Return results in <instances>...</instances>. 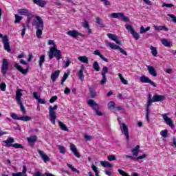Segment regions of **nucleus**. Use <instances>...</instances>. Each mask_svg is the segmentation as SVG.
Here are the masks:
<instances>
[{
    "mask_svg": "<svg viewBox=\"0 0 176 176\" xmlns=\"http://www.w3.org/2000/svg\"><path fill=\"white\" fill-rule=\"evenodd\" d=\"M165 100L166 96L163 95L155 94L152 98V95L148 94L147 107L146 108V120L147 122H149V108L151 107V104H152V102H162V101H164Z\"/></svg>",
    "mask_w": 176,
    "mask_h": 176,
    "instance_id": "nucleus-1",
    "label": "nucleus"
},
{
    "mask_svg": "<svg viewBox=\"0 0 176 176\" xmlns=\"http://www.w3.org/2000/svg\"><path fill=\"white\" fill-rule=\"evenodd\" d=\"M34 17L37 21L34 20L32 21V25L36 30V35L37 38L41 39L42 38V32H43L44 27L43 19L39 17V16H35Z\"/></svg>",
    "mask_w": 176,
    "mask_h": 176,
    "instance_id": "nucleus-2",
    "label": "nucleus"
},
{
    "mask_svg": "<svg viewBox=\"0 0 176 176\" xmlns=\"http://www.w3.org/2000/svg\"><path fill=\"white\" fill-rule=\"evenodd\" d=\"M3 144H5L6 148H10L12 146V148H15L16 149H25V147L23 146V145L19 144V143H15L14 142V138H9L6 140L3 141Z\"/></svg>",
    "mask_w": 176,
    "mask_h": 176,
    "instance_id": "nucleus-3",
    "label": "nucleus"
},
{
    "mask_svg": "<svg viewBox=\"0 0 176 176\" xmlns=\"http://www.w3.org/2000/svg\"><path fill=\"white\" fill-rule=\"evenodd\" d=\"M21 91H23L22 89H18L16 91L15 100L17 102V104L20 105L21 111L22 112L23 115H25L27 111H25V107H24V104H23V102L21 101V97H23V93H21Z\"/></svg>",
    "mask_w": 176,
    "mask_h": 176,
    "instance_id": "nucleus-4",
    "label": "nucleus"
},
{
    "mask_svg": "<svg viewBox=\"0 0 176 176\" xmlns=\"http://www.w3.org/2000/svg\"><path fill=\"white\" fill-rule=\"evenodd\" d=\"M87 104L89 106L91 107V108H92V109H94L96 115H97L98 116H102V113L100 111V106L98 105V104H97V102H96V101H94V100H89Z\"/></svg>",
    "mask_w": 176,
    "mask_h": 176,
    "instance_id": "nucleus-5",
    "label": "nucleus"
},
{
    "mask_svg": "<svg viewBox=\"0 0 176 176\" xmlns=\"http://www.w3.org/2000/svg\"><path fill=\"white\" fill-rule=\"evenodd\" d=\"M57 108H58L57 104H55L54 107H49L50 122L52 123V124H56V119H57V116L56 115V111H56Z\"/></svg>",
    "mask_w": 176,
    "mask_h": 176,
    "instance_id": "nucleus-6",
    "label": "nucleus"
},
{
    "mask_svg": "<svg viewBox=\"0 0 176 176\" xmlns=\"http://www.w3.org/2000/svg\"><path fill=\"white\" fill-rule=\"evenodd\" d=\"M48 56L50 60H52L54 57H56L58 61V60H61L63 58V54H61V51L60 50L53 52V50L50 49V51L48 52Z\"/></svg>",
    "mask_w": 176,
    "mask_h": 176,
    "instance_id": "nucleus-7",
    "label": "nucleus"
},
{
    "mask_svg": "<svg viewBox=\"0 0 176 176\" xmlns=\"http://www.w3.org/2000/svg\"><path fill=\"white\" fill-rule=\"evenodd\" d=\"M125 28L129 32H131V35L136 41L140 39V34L134 30V28H133V26L126 24Z\"/></svg>",
    "mask_w": 176,
    "mask_h": 176,
    "instance_id": "nucleus-8",
    "label": "nucleus"
},
{
    "mask_svg": "<svg viewBox=\"0 0 176 176\" xmlns=\"http://www.w3.org/2000/svg\"><path fill=\"white\" fill-rule=\"evenodd\" d=\"M107 46H109L111 49H113V50H119L124 56H127V52L123 50V48L113 43H108Z\"/></svg>",
    "mask_w": 176,
    "mask_h": 176,
    "instance_id": "nucleus-9",
    "label": "nucleus"
},
{
    "mask_svg": "<svg viewBox=\"0 0 176 176\" xmlns=\"http://www.w3.org/2000/svg\"><path fill=\"white\" fill-rule=\"evenodd\" d=\"M111 17H113V19H121L122 21H125V22L130 21V19H129V17L126 16L122 12L112 13Z\"/></svg>",
    "mask_w": 176,
    "mask_h": 176,
    "instance_id": "nucleus-10",
    "label": "nucleus"
},
{
    "mask_svg": "<svg viewBox=\"0 0 176 176\" xmlns=\"http://www.w3.org/2000/svg\"><path fill=\"white\" fill-rule=\"evenodd\" d=\"M9 69V60L6 58H3L1 65V72L3 75H6Z\"/></svg>",
    "mask_w": 176,
    "mask_h": 176,
    "instance_id": "nucleus-11",
    "label": "nucleus"
},
{
    "mask_svg": "<svg viewBox=\"0 0 176 176\" xmlns=\"http://www.w3.org/2000/svg\"><path fill=\"white\" fill-rule=\"evenodd\" d=\"M120 127L122 134L125 135L126 140L129 141L130 138V135H129V127L124 123L120 124Z\"/></svg>",
    "mask_w": 176,
    "mask_h": 176,
    "instance_id": "nucleus-12",
    "label": "nucleus"
},
{
    "mask_svg": "<svg viewBox=\"0 0 176 176\" xmlns=\"http://www.w3.org/2000/svg\"><path fill=\"white\" fill-rule=\"evenodd\" d=\"M3 44L4 46V50H6L8 53L12 52V49L10 48V43H9V37L8 35H5L3 39Z\"/></svg>",
    "mask_w": 176,
    "mask_h": 176,
    "instance_id": "nucleus-13",
    "label": "nucleus"
},
{
    "mask_svg": "<svg viewBox=\"0 0 176 176\" xmlns=\"http://www.w3.org/2000/svg\"><path fill=\"white\" fill-rule=\"evenodd\" d=\"M67 35H69V36H72V38H74V39H76L78 36H82V38H85V34H82V33L76 31V30H69L67 32H66Z\"/></svg>",
    "mask_w": 176,
    "mask_h": 176,
    "instance_id": "nucleus-14",
    "label": "nucleus"
},
{
    "mask_svg": "<svg viewBox=\"0 0 176 176\" xmlns=\"http://www.w3.org/2000/svg\"><path fill=\"white\" fill-rule=\"evenodd\" d=\"M107 74H108V67L107 66H104L102 69V73L101 75L102 76V79L100 81V85L102 86L105 85V82H107Z\"/></svg>",
    "mask_w": 176,
    "mask_h": 176,
    "instance_id": "nucleus-15",
    "label": "nucleus"
},
{
    "mask_svg": "<svg viewBox=\"0 0 176 176\" xmlns=\"http://www.w3.org/2000/svg\"><path fill=\"white\" fill-rule=\"evenodd\" d=\"M162 118L166 122V124L170 128H172L173 130H175V125H174V122H173V120L171 118H168L167 116V114H163Z\"/></svg>",
    "mask_w": 176,
    "mask_h": 176,
    "instance_id": "nucleus-16",
    "label": "nucleus"
},
{
    "mask_svg": "<svg viewBox=\"0 0 176 176\" xmlns=\"http://www.w3.org/2000/svg\"><path fill=\"white\" fill-rule=\"evenodd\" d=\"M140 79L142 83H149L151 85V86H153V87H156V83H155L153 81H151V80L146 76H142Z\"/></svg>",
    "mask_w": 176,
    "mask_h": 176,
    "instance_id": "nucleus-17",
    "label": "nucleus"
},
{
    "mask_svg": "<svg viewBox=\"0 0 176 176\" xmlns=\"http://www.w3.org/2000/svg\"><path fill=\"white\" fill-rule=\"evenodd\" d=\"M83 72H85V65H82L80 67V69L77 73V75L81 82H83V80H85V74H83Z\"/></svg>",
    "mask_w": 176,
    "mask_h": 176,
    "instance_id": "nucleus-18",
    "label": "nucleus"
},
{
    "mask_svg": "<svg viewBox=\"0 0 176 176\" xmlns=\"http://www.w3.org/2000/svg\"><path fill=\"white\" fill-rule=\"evenodd\" d=\"M29 67L30 66H28L27 69H23L19 63H15V65H14V68H16V69H17L19 72H20L21 74H23V75L27 74V73L28 72Z\"/></svg>",
    "mask_w": 176,
    "mask_h": 176,
    "instance_id": "nucleus-19",
    "label": "nucleus"
},
{
    "mask_svg": "<svg viewBox=\"0 0 176 176\" xmlns=\"http://www.w3.org/2000/svg\"><path fill=\"white\" fill-rule=\"evenodd\" d=\"M70 151L74 153V156L80 158V154L78 152V148H76V146L74 144H70Z\"/></svg>",
    "mask_w": 176,
    "mask_h": 176,
    "instance_id": "nucleus-20",
    "label": "nucleus"
},
{
    "mask_svg": "<svg viewBox=\"0 0 176 176\" xmlns=\"http://www.w3.org/2000/svg\"><path fill=\"white\" fill-rule=\"evenodd\" d=\"M37 152H38V155H40L41 159H43V162H45V163H46L47 162H49V160H50V159L48 157V156L46 155V154H45V153H43V151H42L41 149H38Z\"/></svg>",
    "mask_w": 176,
    "mask_h": 176,
    "instance_id": "nucleus-21",
    "label": "nucleus"
},
{
    "mask_svg": "<svg viewBox=\"0 0 176 176\" xmlns=\"http://www.w3.org/2000/svg\"><path fill=\"white\" fill-rule=\"evenodd\" d=\"M27 140L29 144H30V146H34V144L36 142V140H38V137H36V135H32L27 138Z\"/></svg>",
    "mask_w": 176,
    "mask_h": 176,
    "instance_id": "nucleus-22",
    "label": "nucleus"
},
{
    "mask_svg": "<svg viewBox=\"0 0 176 176\" xmlns=\"http://www.w3.org/2000/svg\"><path fill=\"white\" fill-rule=\"evenodd\" d=\"M147 69L150 75H152V76H157V73L156 72V69H155L153 66L147 65Z\"/></svg>",
    "mask_w": 176,
    "mask_h": 176,
    "instance_id": "nucleus-23",
    "label": "nucleus"
},
{
    "mask_svg": "<svg viewBox=\"0 0 176 176\" xmlns=\"http://www.w3.org/2000/svg\"><path fill=\"white\" fill-rule=\"evenodd\" d=\"M94 54H95L96 56H99V57H100V58L103 60V61H105V63H108V61H109V59L104 57V55L101 54V52H100L98 50H95L94 52Z\"/></svg>",
    "mask_w": 176,
    "mask_h": 176,
    "instance_id": "nucleus-24",
    "label": "nucleus"
},
{
    "mask_svg": "<svg viewBox=\"0 0 176 176\" xmlns=\"http://www.w3.org/2000/svg\"><path fill=\"white\" fill-rule=\"evenodd\" d=\"M19 14H21V16H30L31 12L29 10L27 9H20L18 10Z\"/></svg>",
    "mask_w": 176,
    "mask_h": 176,
    "instance_id": "nucleus-25",
    "label": "nucleus"
},
{
    "mask_svg": "<svg viewBox=\"0 0 176 176\" xmlns=\"http://www.w3.org/2000/svg\"><path fill=\"white\" fill-rule=\"evenodd\" d=\"M58 76H60V70H56L51 74V79L52 82H55Z\"/></svg>",
    "mask_w": 176,
    "mask_h": 176,
    "instance_id": "nucleus-26",
    "label": "nucleus"
},
{
    "mask_svg": "<svg viewBox=\"0 0 176 176\" xmlns=\"http://www.w3.org/2000/svg\"><path fill=\"white\" fill-rule=\"evenodd\" d=\"M34 3L40 6V8H44L46 5V1L44 0H33Z\"/></svg>",
    "mask_w": 176,
    "mask_h": 176,
    "instance_id": "nucleus-27",
    "label": "nucleus"
},
{
    "mask_svg": "<svg viewBox=\"0 0 176 176\" xmlns=\"http://www.w3.org/2000/svg\"><path fill=\"white\" fill-rule=\"evenodd\" d=\"M153 28H155V31H168V28L166 26H157L156 25H153Z\"/></svg>",
    "mask_w": 176,
    "mask_h": 176,
    "instance_id": "nucleus-28",
    "label": "nucleus"
},
{
    "mask_svg": "<svg viewBox=\"0 0 176 176\" xmlns=\"http://www.w3.org/2000/svg\"><path fill=\"white\" fill-rule=\"evenodd\" d=\"M27 21H26V23L25 24V26L26 27H30V25L31 24V21H32V19H34V17H35V16L32 15V13L30 14L29 16H27Z\"/></svg>",
    "mask_w": 176,
    "mask_h": 176,
    "instance_id": "nucleus-29",
    "label": "nucleus"
},
{
    "mask_svg": "<svg viewBox=\"0 0 176 176\" xmlns=\"http://www.w3.org/2000/svg\"><path fill=\"white\" fill-rule=\"evenodd\" d=\"M43 63H45V55H41L38 60V67H40L41 69L43 68Z\"/></svg>",
    "mask_w": 176,
    "mask_h": 176,
    "instance_id": "nucleus-30",
    "label": "nucleus"
},
{
    "mask_svg": "<svg viewBox=\"0 0 176 176\" xmlns=\"http://www.w3.org/2000/svg\"><path fill=\"white\" fill-rule=\"evenodd\" d=\"M133 156H138V153H140V145H137L135 148L131 150Z\"/></svg>",
    "mask_w": 176,
    "mask_h": 176,
    "instance_id": "nucleus-31",
    "label": "nucleus"
},
{
    "mask_svg": "<svg viewBox=\"0 0 176 176\" xmlns=\"http://www.w3.org/2000/svg\"><path fill=\"white\" fill-rule=\"evenodd\" d=\"M89 90L91 98H96L97 96V92H96V91L91 87H89Z\"/></svg>",
    "mask_w": 176,
    "mask_h": 176,
    "instance_id": "nucleus-32",
    "label": "nucleus"
},
{
    "mask_svg": "<svg viewBox=\"0 0 176 176\" xmlns=\"http://www.w3.org/2000/svg\"><path fill=\"white\" fill-rule=\"evenodd\" d=\"M19 120H22V122H28L32 120V118L28 116H23L19 118Z\"/></svg>",
    "mask_w": 176,
    "mask_h": 176,
    "instance_id": "nucleus-33",
    "label": "nucleus"
},
{
    "mask_svg": "<svg viewBox=\"0 0 176 176\" xmlns=\"http://www.w3.org/2000/svg\"><path fill=\"white\" fill-rule=\"evenodd\" d=\"M59 127L61 129V130H63V131H68V127H67V125L63 123L61 121H58Z\"/></svg>",
    "mask_w": 176,
    "mask_h": 176,
    "instance_id": "nucleus-34",
    "label": "nucleus"
},
{
    "mask_svg": "<svg viewBox=\"0 0 176 176\" xmlns=\"http://www.w3.org/2000/svg\"><path fill=\"white\" fill-rule=\"evenodd\" d=\"M100 164L103 167H109V168H112V164L109 163L108 161H102L100 162Z\"/></svg>",
    "mask_w": 176,
    "mask_h": 176,
    "instance_id": "nucleus-35",
    "label": "nucleus"
},
{
    "mask_svg": "<svg viewBox=\"0 0 176 176\" xmlns=\"http://www.w3.org/2000/svg\"><path fill=\"white\" fill-rule=\"evenodd\" d=\"M161 42L166 47H171V43H170L167 39L162 38Z\"/></svg>",
    "mask_w": 176,
    "mask_h": 176,
    "instance_id": "nucleus-36",
    "label": "nucleus"
},
{
    "mask_svg": "<svg viewBox=\"0 0 176 176\" xmlns=\"http://www.w3.org/2000/svg\"><path fill=\"white\" fill-rule=\"evenodd\" d=\"M108 109H110V111H112L115 109V107H116V104L113 101H110L107 104Z\"/></svg>",
    "mask_w": 176,
    "mask_h": 176,
    "instance_id": "nucleus-37",
    "label": "nucleus"
},
{
    "mask_svg": "<svg viewBox=\"0 0 176 176\" xmlns=\"http://www.w3.org/2000/svg\"><path fill=\"white\" fill-rule=\"evenodd\" d=\"M78 60L81 62V63H85V64H88L89 63V58H87V56H79L78 57Z\"/></svg>",
    "mask_w": 176,
    "mask_h": 176,
    "instance_id": "nucleus-38",
    "label": "nucleus"
},
{
    "mask_svg": "<svg viewBox=\"0 0 176 176\" xmlns=\"http://www.w3.org/2000/svg\"><path fill=\"white\" fill-rule=\"evenodd\" d=\"M58 149L60 153H61L62 155H65L67 151L65 150V147H64V146L58 145Z\"/></svg>",
    "mask_w": 176,
    "mask_h": 176,
    "instance_id": "nucleus-39",
    "label": "nucleus"
},
{
    "mask_svg": "<svg viewBox=\"0 0 176 176\" xmlns=\"http://www.w3.org/2000/svg\"><path fill=\"white\" fill-rule=\"evenodd\" d=\"M150 49L151 50V53L154 57L157 56V49L155 47L151 46Z\"/></svg>",
    "mask_w": 176,
    "mask_h": 176,
    "instance_id": "nucleus-40",
    "label": "nucleus"
},
{
    "mask_svg": "<svg viewBox=\"0 0 176 176\" xmlns=\"http://www.w3.org/2000/svg\"><path fill=\"white\" fill-rule=\"evenodd\" d=\"M93 68L95 71H100L101 68L100 67V65H98V62L95 61L93 64Z\"/></svg>",
    "mask_w": 176,
    "mask_h": 176,
    "instance_id": "nucleus-41",
    "label": "nucleus"
},
{
    "mask_svg": "<svg viewBox=\"0 0 176 176\" xmlns=\"http://www.w3.org/2000/svg\"><path fill=\"white\" fill-rule=\"evenodd\" d=\"M151 30V27L148 26L146 28L144 26L140 27V34H145L146 31H149Z\"/></svg>",
    "mask_w": 176,
    "mask_h": 176,
    "instance_id": "nucleus-42",
    "label": "nucleus"
},
{
    "mask_svg": "<svg viewBox=\"0 0 176 176\" xmlns=\"http://www.w3.org/2000/svg\"><path fill=\"white\" fill-rule=\"evenodd\" d=\"M168 134V130L167 129H164L161 131L160 132V135H162V137H163L164 138H167V135Z\"/></svg>",
    "mask_w": 176,
    "mask_h": 176,
    "instance_id": "nucleus-43",
    "label": "nucleus"
},
{
    "mask_svg": "<svg viewBox=\"0 0 176 176\" xmlns=\"http://www.w3.org/2000/svg\"><path fill=\"white\" fill-rule=\"evenodd\" d=\"M67 167H69V168L72 169V171H73V173H77V174H79L80 171L78 169H76L75 167H74V166L69 164H67Z\"/></svg>",
    "mask_w": 176,
    "mask_h": 176,
    "instance_id": "nucleus-44",
    "label": "nucleus"
},
{
    "mask_svg": "<svg viewBox=\"0 0 176 176\" xmlns=\"http://www.w3.org/2000/svg\"><path fill=\"white\" fill-rule=\"evenodd\" d=\"M21 20H23V16H20L19 14H15V24H19Z\"/></svg>",
    "mask_w": 176,
    "mask_h": 176,
    "instance_id": "nucleus-45",
    "label": "nucleus"
},
{
    "mask_svg": "<svg viewBox=\"0 0 176 176\" xmlns=\"http://www.w3.org/2000/svg\"><path fill=\"white\" fill-rule=\"evenodd\" d=\"M91 168H92L93 171H94L96 176H100L98 175V168L97 166H96V165H92Z\"/></svg>",
    "mask_w": 176,
    "mask_h": 176,
    "instance_id": "nucleus-46",
    "label": "nucleus"
},
{
    "mask_svg": "<svg viewBox=\"0 0 176 176\" xmlns=\"http://www.w3.org/2000/svg\"><path fill=\"white\" fill-rule=\"evenodd\" d=\"M107 36L109 39H111V41H116V38H118L116 35L111 33L107 34Z\"/></svg>",
    "mask_w": 176,
    "mask_h": 176,
    "instance_id": "nucleus-47",
    "label": "nucleus"
},
{
    "mask_svg": "<svg viewBox=\"0 0 176 176\" xmlns=\"http://www.w3.org/2000/svg\"><path fill=\"white\" fill-rule=\"evenodd\" d=\"M168 17H170L171 19L170 21H172L173 23H176V16L174 14H168Z\"/></svg>",
    "mask_w": 176,
    "mask_h": 176,
    "instance_id": "nucleus-48",
    "label": "nucleus"
},
{
    "mask_svg": "<svg viewBox=\"0 0 176 176\" xmlns=\"http://www.w3.org/2000/svg\"><path fill=\"white\" fill-rule=\"evenodd\" d=\"M22 27H23V28L22 29L21 31V36L22 37H24V35H25V30L27 28V26L25 25V23L22 24Z\"/></svg>",
    "mask_w": 176,
    "mask_h": 176,
    "instance_id": "nucleus-49",
    "label": "nucleus"
},
{
    "mask_svg": "<svg viewBox=\"0 0 176 176\" xmlns=\"http://www.w3.org/2000/svg\"><path fill=\"white\" fill-rule=\"evenodd\" d=\"M107 159L109 162H113L116 160V157L115 155H109Z\"/></svg>",
    "mask_w": 176,
    "mask_h": 176,
    "instance_id": "nucleus-50",
    "label": "nucleus"
},
{
    "mask_svg": "<svg viewBox=\"0 0 176 176\" xmlns=\"http://www.w3.org/2000/svg\"><path fill=\"white\" fill-rule=\"evenodd\" d=\"M11 118H12L14 120H20V117H19V116L14 113H11Z\"/></svg>",
    "mask_w": 176,
    "mask_h": 176,
    "instance_id": "nucleus-51",
    "label": "nucleus"
},
{
    "mask_svg": "<svg viewBox=\"0 0 176 176\" xmlns=\"http://www.w3.org/2000/svg\"><path fill=\"white\" fill-rule=\"evenodd\" d=\"M0 89H1V91H5V90H6V84H5V82L1 83Z\"/></svg>",
    "mask_w": 176,
    "mask_h": 176,
    "instance_id": "nucleus-52",
    "label": "nucleus"
},
{
    "mask_svg": "<svg viewBox=\"0 0 176 176\" xmlns=\"http://www.w3.org/2000/svg\"><path fill=\"white\" fill-rule=\"evenodd\" d=\"M147 156H148V154L144 153L143 155L138 157L136 158V160H141L142 159H145V158H146Z\"/></svg>",
    "mask_w": 176,
    "mask_h": 176,
    "instance_id": "nucleus-53",
    "label": "nucleus"
},
{
    "mask_svg": "<svg viewBox=\"0 0 176 176\" xmlns=\"http://www.w3.org/2000/svg\"><path fill=\"white\" fill-rule=\"evenodd\" d=\"M27 175V166L24 165L23 166L22 176Z\"/></svg>",
    "mask_w": 176,
    "mask_h": 176,
    "instance_id": "nucleus-54",
    "label": "nucleus"
},
{
    "mask_svg": "<svg viewBox=\"0 0 176 176\" xmlns=\"http://www.w3.org/2000/svg\"><path fill=\"white\" fill-rule=\"evenodd\" d=\"M83 27L87 30H89V28H90V25H89V22H87V21H84Z\"/></svg>",
    "mask_w": 176,
    "mask_h": 176,
    "instance_id": "nucleus-55",
    "label": "nucleus"
},
{
    "mask_svg": "<svg viewBox=\"0 0 176 176\" xmlns=\"http://www.w3.org/2000/svg\"><path fill=\"white\" fill-rule=\"evenodd\" d=\"M96 23L98 24V25H100V27H104V24H102V22H101V19L96 18Z\"/></svg>",
    "mask_w": 176,
    "mask_h": 176,
    "instance_id": "nucleus-56",
    "label": "nucleus"
},
{
    "mask_svg": "<svg viewBox=\"0 0 176 176\" xmlns=\"http://www.w3.org/2000/svg\"><path fill=\"white\" fill-rule=\"evenodd\" d=\"M173 6H174V5H173L172 3H170V4H168V3H164L163 4H162V8H173Z\"/></svg>",
    "mask_w": 176,
    "mask_h": 176,
    "instance_id": "nucleus-57",
    "label": "nucleus"
},
{
    "mask_svg": "<svg viewBox=\"0 0 176 176\" xmlns=\"http://www.w3.org/2000/svg\"><path fill=\"white\" fill-rule=\"evenodd\" d=\"M57 98H58L57 97V96H54L52 97V98H50V102L51 104H53V102H54L57 100Z\"/></svg>",
    "mask_w": 176,
    "mask_h": 176,
    "instance_id": "nucleus-58",
    "label": "nucleus"
},
{
    "mask_svg": "<svg viewBox=\"0 0 176 176\" xmlns=\"http://www.w3.org/2000/svg\"><path fill=\"white\" fill-rule=\"evenodd\" d=\"M101 2H103L104 6H109L111 5V2L108 1V0H101Z\"/></svg>",
    "mask_w": 176,
    "mask_h": 176,
    "instance_id": "nucleus-59",
    "label": "nucleus"
},
{
    "mask_svg": "<svg viewBox=\"0 0 176 176\" xmlns=\"http://www.w3.org/2000/svg\"><path fill=\"white\" fill-rule=\"evenodd\" d=\"M119 174H120V175L124 176L126 175L127 173L124 172V170H122V169H118V170Z\"/></svg>",
    "mask_w": 176,
    "mask_h": 176,
    "instance_id": "nucleus-60",
    "label": "nucleus"
},
{
    "mask_svg": "<svg viewBox=\"0 0 176 176\" xmlns=\"http://www.w3.org/2000/svg\"><path fill=\"white\" fill-rule=\"evenodd\" d=\"M12 176H23V173L19 172V173H12ZM23 176H27V175H23Z\"/></svg>",
    "mask_w": 176,
    "mask_h": 176,
    "instance_id": "nucleus-61",
    "label": "nucleus"
},
{
    "mask_svg": "<svg viewBox=\"0 0 176 176\" xmlns=\"http://www.w3.org/2000/svg\"><path fill=\"white\" fill-rule=\"evenodd\" d=\"M70 64H71V60H69V58H67V60H66L65 67L66 68H67V67H69Z\"/></svg>",
    "mask_w": 176,
    "mask_h": 176,
    "instance_id": "nucleus-62",
    "label": "nucleus"
},
{
    "mask_svg": "<svg viewBox=\"0 0 176 176\" xmlns=\"http://www.w3.org/2000/svg\"><path fill=\"white\" fill-rule=\"evenodd\" d=\"M69 74L65 73L63 75V77L62 78V80H63V82H65L67 80V79L68 78Z\"/></svg>",
    "mask_w": 176,
    "mask_h": 176,
    "instance_id": "nucleus-63",
    "label": "nucleus"
},
{
    "mask_svg": "<svg viewBox=\"0 0 176 176\" xmlns=\"http://www.w3.org/2000/svg\"><path fill=\"white\" fill-rule=\"evenodd\" d=\"M38 104H46V101H45V99L39 98L38 100Z\"/></svg>",
    "mask_w": 176,
    "mask_h": 176,
    "instance_id": "nucleus-64",
    "label": "nucleus"
}]
</instances>
